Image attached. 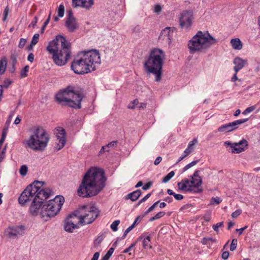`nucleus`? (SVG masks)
Segmentation results:
<instances>
[{"instance_id": "393cba45", "label": "nucleus", "mask_w": 260, "mask_h": 260, "mask_svg": "<svg viewBox=\"0 0 260 260\" xmlns=\"http://www.w3.org/2000/svg\"><path fill=\"white\" fill-rule=\"evenodd\" d=\"M142 194V191L140 189H137L131 193H128L126 197V199H129L132 201H136Z\"/></svg>"}, {"instance_id": "dca6fc26", "label": "nucleus", "mask_w": 260, "mask_h": 260, "mask_svg": "<svg viewBox=\"0 0 260 260\" xmlns=\"http://www.w3.org/2000/svg\"><path fill=\"white\" fill-rule=\"evenodd\" d=\"M24 230L23 226L9 227L6 230L5 233L8 238H14L19 235H22L24 233Z\"/></svg>"}, {"instance_id": "49530a36", "label": "nucleus", "mask_w": 260, "mask_h": 260, "mask_svg": "<svg viewBox=\"0 0 260 260\" xmlns=\"http://www.w3.org/2000/svg\"><path fill=\"white\" fill-rule=\"evenodd\" d=\"M242 213V210L240 209H238L232 213V216L233 218H235L237 217L239 215H240Z\"/></svg>"}, {"instance_id": "a18cd8bd", "label": "nucleus", "mask_w": 260, "mask_h": 260, "mask_svg": "<svg viewBox=\"0 0 260 260\" xmlns=\"http://www.w3.org/2000/svg\"><path fill=\"white\" fill-rule=\"evenodd\" d=\"M144 216V215L142 216H137L136 218L135 221H134L132 225H134V227L135 228V226H136V224H137L140 222V221H141L142 219L143 218V217Z\"/></svg>"}, {"instance_id": "aec40b11", "label": "nucleus", "mask_w": 260, "mask_h": 260, "mask_svg": "<svg viewBox=\"0 0 260 260\" xmlns=\"http://www.w3.org/2000/svg\"><path fill=\"white\" fill-rule=\"evenodd\" d=\"M177 186L179 190L186 191L192 190V186L191 185V181L187 179H184L181 182H178Z\"/></svg>"}, {"instance_id": "f03ea898", "label": "nucleus", "mask_w": 260, "mask_h": 260, "mask_svg": "<svg viewBox=\"0 0 260 260\" xmlns=\"http://www.w3.org/2000/svg\"><path fill=\"white\" fill-rule=\"evenodd\" d=\"M101 63L99 52L91 50L78 54L73 60L71 69L77 74H84L95 70Z\"/></svg>"}, {"instance_id": "1a4fd4ad", "label": "nucleus", "mask_w": 260, "mask_h": 260, "mask_svg": "<svg viewBox=\"0 0 260 260\" xmlns=\"http://www.w3.org/2000/svg\"><path fill=\"white\" fill-rule=\"evenodd\" d=\"M64 202L63 196H56L53 199L43 204L40 212L42 218L47 220V218L54 217L60 211Z\"/></svg>"}, {"instance_id": "2eb2a0df", "label": "nucleus", "mask_w": 260, "mask_h": 260, "mask_svg": "<svg viewBox=\"0 0 260 260\" xmlns=\"http://www.w3.org/2000/svg\"><path fill=\"white\" fill-rule=\"evenodd\" d=\"M45 200H35L32 201L29 208V213L33 216H36L40 214L41 210L43 206V203Z\"/></svg>"}, {"instance_id": "680f3d73", "label": "nucleus", "mask_w": 260, "mask_h": 260, "mask_svg": "<svg viewBox=\"0 0 260 260\" xmlns=\"http://www.w3.org/2000/svg\"><path fill=\"white\" fill-rule=\"evenodd\" d=\"M135 245V243H132L131 245L126 249H125L123 251L124 253H127L131 250L132 248Z\"/></svg>"}, {"instance_id": "e2e57ef3", "label": "nucleus", "mask_w": 260, "mask_h": 260, "mask_svg": "<svg viewBox=\"0 0 260 260\" xmlns=\"http://www.w3.org/2000/svg\"><path fill=\"white\" fill-rule=\"evenodd\" d=\"M161 160H162L161 157H160V156L157 157L156 158L155 160H154V164L156 166L158 165L160 162Z\"/></svg>"}, {"instance_id": "de8ad7c7", "label": "nucleus", "mask_w": 260, "mask_h": 260, "mask_svg": "<svg viewBox=\"0 0 260 260\" xmlns=\"http://www.w3.org/2000/svg\"><path fill=\"white\" fill-rule=\"evenodd\" d=\"M26 42V40L23 38H21L19 43L18 47L20 48H22Z\"/></svg>"}, {"instance_id": "4be33fe9", "label": "nucleus", "mask_w": 260, "mask_h": 260, "mask_svg": "<svg viewBox=\"0 0 260 260\" xmlns=\"http://www.w3.org/2000/svg\"><path fill=\"white\" fill-rule=\"evenodd\" d=\"M247 62L246 60L242 59L240 57H236L233 61V63L235 64L234 67V70L236 73H238L239 71L241 70L245 65Z\"/></svg>"}, {"instance_id": "3c124183", "label": "nucleus", "mask_w": 260, "mask_h": 260, "mask_svg": "<svg viewBox=\"0 0 260 260\" xmlns=\"http://www.w3.org/2000/svg\"><path fill=\"white\" fill-rule=\"evenodd\" d=\"M69 19H76L74 15H73V13L72 12V11L71 10V11H69L68 12V15H67V17L66 18V20H69Z\"/></svg>"}, {"instance_id": "72a5a7b5", "label": "nucleus", "mask_w": 260, "mask_h": 260, "mask_svg": "<svg viewBox=\"0 0 260 260\" xmlns=\"http://www.w3.org/2000/svg\"><path fill=\"white\" fill-rule=\"evenodd\" d=\"M29 66H25L21 71L20 72V77L23 78L26 77L27 76V72H28Z\"/></svg>"}, {"instance_id": "e433bc0d", "label": "nucleus", "mask_w": 260, "mask_h": 260, "mask_svg": "<svg viewBox=\"0 0 260 260\" xmlns=\"http://www.w3.org/2000/svg\"><path fill=\"white\" fill-rule=\"evenodd\" d=\"M159 203V201H157L155 202L151 207H150L148 210L144 213V215L148 214L149 212L152 211L155 207L157 206L158 204Z\"/></svg>"}, {"instance_id": "603ef678", "label": "nucleus", "mask_w": 260, "mask_h": 260, "mask_svg": "<svg viewBox=\"0 0 260 260\" xmlns=\"http://www.w3.org/2000/svg\"><path fill=\"white\" fill-rule=\"evenodd\" d=\"M152 185V183L151 182H149L145 184L143 187L142 189L144 190H146L148 189Z\"/></svg>"}, {"instance_id": "4d7b16f0", "label": "nucleus", "mask_w": 260, "mask_h": 260, "mask_svg": "<svg viewBox=\"0 0 260 260\" xmlns=\"http://www.w3.org/2000/svg\"><path fill=\"white\" fill-rule=\"evenodd\" d=\"M229 256V252L228 251H224L221 255L222 258L223 259H226Z\"/></svg>"}, {"instance_id": "58836bf2", "label": "nucleus", "mask_w": 260, "mask_h": 260, "mask_svg": "<svg viewBox=\"0 0 260 260\" xmlns=\"http://www.w3.org/2000/svg\"><path fill=\"white\" fill-rule=\"evenodd\" d=\"M8 126H7L3 128V131H2V135L1 142H2L3 141H5L6 136H7V133H8Z\"/></svg>"}, {"instance_id": "7c9ffc66", "label": "nucleus", "mask_w": 260, "mask_h": 260, "mask_svg": "<svg viewBox=\"0 0 260 260\" xmlns=\"http://www.w3.org/2000/svg\"><path fill=\"white\" fill-rule=\"evenodd\" d=\"M222 202V200L220 198L216 197H212L210 202V205H214L215 204L218 205Z\"/></svg>"}, {"instance_id": "338daca9", "label": "nucleus", "mask_w": 260, "mask_h": 260, "mask_svg": "<svg viewBox=\"0 0 260 260\" xmlns=\"http://www.w3.org/2000/svg\"><path fill=\"white\" fill-rule=\"evenodd\" d=\"M255 108H256L255 106H250V107L246 108V110H247L248 113H250V112H252L253 111H254L255 109Z\"/></svg>"}, {"instance_id": "69168bd1", "label": "nucleus", "mask_w": 260, "mask_h": 260, "mask_svg": "<svg viewBox=\"0 0 260 260\" xmlns=\"http://www.w3.org/2000/svg\"><path fill=\"white\" fill-rule=\"evenodd\" d=\"M99 256H100V253L99 252H95L91 260H98Z\"/></svg>"}, {"instance_id": "79ce46f5", "label": "nucleus", "mask_w": 260, "mask_h": 260, "mask_svg": "<svg viewBox=\"0 0 260 260\" xmlns=\"http://www.w3.org/2000/svg\"><path fill=\"white\" fill-rule=\"evenodd\" d=\"M223 225V222H218L216 224L213 225L212 228L213 229V230L215 232H218V228L219 227L222 226Z\"/></svg>"}, {"instance_id": "5701e85b", "label": "nucleus", "mask_w": 260, "mask_h": 260, "mask_svg": "<svg viewBox=\"0 0 260 260\" xmlns=\"http://www.w3.org/2000/svg\"><path fill=\"white\" fill-rule=\"evenodd\" d=\"M171 29L170 27H166L160 32L159 36V40L165 41L168 44L171 43V36H170Z\"/></svg>"}, {"instance_id": "6ab92c4d", "label": "nucleus", "mask_w": 260, "mask_h": 260, "mask_svg": "<svg viewBox=\"0 0 260 260\" xmlns=\"http://www.w3.org/2000/svg\"><path fill=\"white\" fill-rule=\"evenodd\" d=\"M94 0H72L73 7L76 8L81 7L88 9L94 4Z\"/></svg>"}, {"instance_id": "f704fd0d", "label": "nucleus", "mask_w": 260, "mask_h": 260, "mask_svg": "<svg viewBox=\"0 0 260 260\" xmlns=\"http://www.w3.org/2000/svg\"><path fill=\"white\" fill-rule=\"evenodd\" d=\"M216 241L215 239L211 237H204L202 240V243L203 245H207L209 242H214Z\"/></svg>"}, {"instance_id": "6e6552de", "label": "nucleus", "mask_w": 260, "mask_h": 260, "mask_svg": "<svg viewBox=\"0 0 260 260\" xmlns=\"http://www.w3.org/2000/svg\"><path fill=\"white\" fill-rule=\"evenodd\" d=\"M49 137L46 131L41 126L31 129L29 139L25 141L27 147L35 151H43L47 146Z\"/></svg>"}, {"instance_id": "c756f323", "label": "nucleus", "mask_w": 260, "mask_h": 260, "mask_svg": "<svg viewBox=\"0 0 260 260\" xmlns=\"http://www.w3.org/2000/svg\"><path fill=\"white\" fill-rule=\"evenodd\" d=\"M175 173L174 171H171L169 173H168L166 176H165L162 180V182L164 183H167L169 182L170 179L174 176Z\"/></svg>"}, {"instance_id": "13d9d810", "label": "nucleus", "mask_w": 260, "mask_h": 260, "mask_svg": "<svg viewBox=\"0 0 260 260\" xmlns=\"http://www.w3.org/2000/svg\"><path fill=\"white\" fill-rule=\"evenodd\" d=\"M142 30V28L141 27H140L139 25H137L136 26H135L133 29V32H136V33H138L139 32H140Z\"/></svg>"}, {"instance_id": "5fc2aeb1", "label": "nucleus", "mask_w": 260, "mask_h": 260, "mask_svg": "<svg viewBox=\"0 0 260 260\" xmlns=\"http://www.w3.org/2000/svg\"><path fill=\"white\" fill-rule=\"evenodd\" d=\"M166 213L164 211H160L158 212L155 215V217L156 219H158L162 217H163L165 215Z\"/></svg>"}, {"instance_id": "864d4df0", "label": "nucleus", "mask_w": 260, "mask_h": 260, "mask_svg": "<svg viewBox=\"0 0 260 260\" xmlns=\"http://www.w3.org/2000/svg\"><path fill=\"white\" fill-rule=\"evenodd\" d=\"M247 228H248V225H245L244 227L241 228L240 229H237L236 230V232H239V235H242V234L243 232V231L244 230H245L246 229H247Z\"/></svg>"}, {"instance_id": "9b49d317", "label": "nucleus", "mask_w": 260, "mask_h": 260, "mask_svg": "<svg viewBox=\"0 0 260 260\" xmlns=\"http://www.w3.org/2000/svg\"><path fill=\"white\" fill-rule=\"evenodd\" d=\"M193 11L191 10L183 11L180 15L179 25L181 28L186 29L191 27L193 20Z\"/></svg>"}, {"instance_id": "423d86ee", "label": "nucleus", "mask_w": 260, "mask_h": 260, "mask_svg": "<svg viewBox=\"0 0 260 260\" xmlns=\"http://www.w3.org/2000/svg\"><path fill=\"white\" fill-rule=\"evenodd\" d=\"M216 43V40L208 31L203 32L202 31H198L196 35L189 41L188 47L189 52L193 54L206 50Z\"/></svg>"}, {"instance_id": "c85d7f7f", "label": "nucleus", "mask_w": 260, "mask_h": 260, "mask_svg": "<svg viewBox=\"0 0 260 260\" xmlns=\"http://www.w3.org/2000/svg\"><path fill=\"white\" fill-rule=\"evenodd\" d=\"M7 64L6 58L4 57L0 60V75H3L5 73Z\"/></svg>"}, {"instance_id": "7ed1b4c3", "label": "nucleus", "mask_w": 260, "mask_h": 260, "mask_svg": "<svg viewBox=\"0 0 260 260\" xmlns=\"http://www.w3.org/2000/svg\"><path fill=\"white\" fill-rule=\"evenodd\" d=\"M47 50L52 55L54 62L60 67L67 63L71 54L70 43L61 35L49 42Z\"/></svg>"}, {"instance_id": "9d476101", "label": "nucleus", "mask_w": 260, "mask_h": 260, "mask_svg": "<svg viewBox=\"0 0 260 260\" xmlns=\"http://www.w3.org/2000/svg\"><path fill=\"white\" fill-rule=\"evenodd\" d=\"M78 222L82 225L92 223L99 216V211L93 206H84L80 209Z\"/></svg>"}, {"instance_id": "bf43d9fd", "label": "nucleus", "mask_w": 260, "mask_h": 260, "mask_svg": "<svg viewBox=\"0 0 260 260\" xmlns=\"http://www.w3.org/2000/svg\"><path fill=\"white\" fill-rule=\"evenodd\" d=\"M38 18L37 17H35L34 20L31 21L30 24L29 25V27H30V26H31L32 27H34L36 26Z\"/></svg>"}, {"instance_id": "0eeeda50", "label": "nucleus", "mask_w": 260, "mask_h": 260, "mask_svg": "<svg viewBox=\"0 0 260 260\" xmlns=\"http://www.w3.org/2000/svg\"><path fill=\"white\" fill-rule=\"evenodd\" d=\"M83 99L81 92L76 90L75 87L68 86L63 91L58 92L55 96L57 103L62 105H68L69 107L80 109L81 102Z\"/></svg>"}, {"instance_id": "0e129e2a", "label": "nucleus", "mask_w": 260, "mask_h": 260, "mask_svg": "<svg viewBox=\"0 0 260 260\" xmlns=\"http://www.w3.org/2000/svg\"><path fill=\"white\" fill-rule=\"evenodd\" d=\"M150 193L147 194L143 198L140 200V202H144L150 197Z\"/></svg>"}, {"instance_id": "cd10ccee", "label": "nucleus", "mask_w": 260, "mask_h": 260, "mask_svg": "<svg viewBox=\"0 0 260 260\" xmlns=\"http://www.w3.org/2000/svg\"><path fill=\"white\" fill-rule=\"evenodd\" d=\"M231 44L235 50H241L242 48V43L239 38L232 39L231 40Z\"/></svg>"}, {"instance_id": "a211bd4d", "label": "nucleus", "mask_w": 260, "mask_h": 260, "mask_svg": "<svg viewBox=\"0 0 260 260\" xmlns=\"http://www.w3.org/2000/svg\"><path fill=\"white\" fill-rule=\"evenodd\" d=\"M56 137L58 143L55 148L57 150H59L64 147L66 142L65 130L63 128L58 130V133H56Z\"/></svg>"}, {"instance_id": "39448f33", "label": "nucleus", "mask_w": 260, "mask_h": 260, "mask_svg": "<svg viewBox=\"0 0 260 260\" xmlns=\"http://www.w3.org/2000/svg\"><path fill=\"white\" fill-rule=\"evenodd\" d=\"M165 56L162 50L155 48L151 51L149 57L144 63V68L147 72L155 75V80L156 82L159 81L161 79Z\"/></svg>"}, {"instance_id": "412c9836", "label": "nucleus", "mask_w": 260, "mask_h": 260, "mask_svg": "<svg viewBox=\"0 0 260 260\" xmlns=\"http://www.w3.org/2000/svg\"><path fill=\"white\" fill-rule=\"evenodd\" d=\"M65 26L70 32H74L79 28V24L76 19L66 20Z\"/></svg>"}, {"instance_id": "a878e982", "label": "nucleus", "mask_w": 260, "mask_h": 260, "mask_svg": "<svg viewBox=\"0 0 260 260\" xmlns=\"http://www.w3.org/2000/svg\"><path fill=\"white\" fill-rule=\"evenodd\" d=\"M197 143L198 140L196 138H194L192 141H190L188 144L187 148L184 151V153L187 156L191 153L194 150V145Z\"/></svg>"}, {"instance_id": "2f4dec72", "label": "nucleus", "mask_w": 260, "mask_h": 260, "mask_svg": "<svg viewBox=\"0 0 260 260\" xmlns=\"http://www.w3.org/2000/svg\"><path fill=\"white\" fill-rule=\"evenodd\" d=\"M114 248L111 247L107 253L103 257L102 260H109L113 253L114 252Z\"/></svg>"}, {"instance_id": "ea45409f", "label": "nucleus", "mask_w": 260, "mask_h": 260, "mask_svg": "<svg viewBox=\"0 0 260 260\" xmlns=\"http://www.w3.org/2000/svg\"><path fill=\"white\" fill-rule=\"evenodd\" d=\"M39 37H40V35H39V34H35L34 35V36H33V37L32 38V40L31 41V45H35L36 44H37V43L39 41Z\"/></svg>"}, {"instance_id": "f8f14e48", "label": "nucleus", "mask_w": 260, "mask_h": 260, "mask_svg": "<svg viewBox=\"0 0 260 260\" xmlns=\"http://www.w3.org/2000/svg\"><path fill=\"white\" fill-rule=\"evenodd\" d=\"M78 221L77 214L73 213L69 215L64 220V229L69 233L73 232L74 229L78 228L79 225L81 224L79 223Z\"/></svg>"}, {"instance_id": "37998d69", "label": "nucleus", "mask_w": 260, "mask_h": 260, "mask_svg": "<svg viewBox=\"0 0 260 260\" xmlns=\"http://www.w3.org/2000/svg\"><path fill=\"white\" fill-rule=\"evenodd\" d=\"M134 228V225H131L129 226L128 228L126 229V230L124 231L123 235L122 236V239H124L127 235V234L133 229Z\"/></svg>"}, {"instance_id": "f257e3e1", "label": "nucleus", "mask_w": 260, "mask_h": 260, "mask_svg": "<svg viewBox=\"0 0 260 260\" xmlns=\"http://www.w3.org/2000/svg\"><path fill=\"white\" fill-rule=\"evenodd\" d=\"M106 180L103 169L90 168L84 176L77 190L78 196L89 198L97 195L105 187Z\"/></svg>"}, {"instance_id": "ddd939ff", "label": "nucleus", "mask_w": 260, "mask_h": 260, "mask_svg": "<svg viewBox=\"0 0 260 260\" xmlns=\"http://www.w3.org/2000/svg\"><path fill=\"white\" fill-rule=\"evenodd\" d=\"M224 145L226 147H230L232 149V153H239L245 150V148L248 146V143L245 139H243L239 143H232L229 141H225Z\"/></svg>"}, {"instance_id": "8fccbe9b", "label": "nucleus", "mask_w": 260, "mask_h": 260, "mask_svg": "<svg viewBox=\"0 0 260 260\" xmlns=\"http://www.w3.org/2000/svg\"><path fill=\"white\" fill-rule=\"evenodd\" d=\"M161 11V7L159 5H156L154 7V12L158 14Z\"/></svg>"}, {"instance_id": "4c0bfd02", "label": "nucleus", "mask_w": 260, "mask_h": 260, "mask_svg": "<svg viewBox=\"0 0 260 260\" xmlns=\"http://www.w3.org/2000/svg\"><path fill=\"white\" fill-rule=\"evenodd\" d=\"M119 223H120V221L118 220H115L114 221H113L110 225L111 229L113 231H115V232L117 231V229H118L117 226Z\"/></svg>"}, {"instance_id": "473e14b6", "label": "nucleus", "mask_w": 260, "mask_h": 260, "mask_svg": "<svg viewBox=\"0 0 260 260\" xmlns=\"http://www.w3.org/2000/svg\"><path fill=\"white\" fill-rule=\"evenodd\" d=\"M64 13V7L63 4H60L57 10V15L59 17H62Z\"/></svg>"}, {"instance_id": "6e6d98bb", "label": "nucleus", "mask_w": 260, "mask_h": 260, "mask_svg": "<svg viewBox=\"0 0 260 260\" xmlns=\"http://www.w3.org/2000/svg\"><path fill=\"white\" fill-rule=\"evenodd\" d=\"M173 196L175 198V199L177 201H180V200H182L184 198L183 196H182V194H176L175 193H174Z\"/></svg>"}, {"instance_id": "09e8293b", "label": "nucleus", "mask_w": 260, "mask_h": 260, "mask_svg": "<svg viewBox=\"0 0 260 260\" xmlns=\"http://www.w3.org/2000/svg\"><path fill=\"white\" fill-rule=\"evenodd\" d=\"M103 239L102 237H98L94 242V247L99 246L101 243L102 242Z\"/></svg>"}, {"instance_id": "4468645a", "label": "nucleus", "mask_w": 260, "mask_h": 260, "mask_svg": "<svg viewBox=\"0 0 260 260\" xmlns=\"http://www.w3.org/2000/svg\"><path fill=\"white\" fill-rule=\"evenodd\" d=\"M248 118L239 119L232 122H229L228 123L223 124L218 127V131L219 132L224 133L232 132L238 128V126L240 124L246 122L248 121Z\"/></svg>"}, {"instance_id": "a19ab883", "label": "nucleus", "mask_w": 260, "mask_h": 260, "mask_svg": "<svg viewBox=\"0 0 260 260\" xmlns=\"http://www.w3.org/2000/svg\"><path fill=\"white\" fill-rule=\"evenodd\" d=\"M238 241L236 239H234L232 241V243L230 246V250L234 251L236 249Z\"/></svg>"}, {"instance_id": "b1692460", "label": "nucleus", "mask_w": 260, "mask_h": 260, "mask_svg": "<svg viewBox=\"0 0 260 260\" xmlns=\"http://www.w3.org/2000/svg\"><path fill=\"white\" fill-rule=\"evenodd\" d=\"M151 237L150 235H147L145 237L143 235H142L139 237L138 240L143 239L142 245L144 249H148L151 248Z\"/></svg>"}, {"instance_id": "052dcab7", "label": "nucleus", "mask_w": 260, "mask_h": 260, "mask_svg": "<svg viewBox=\"0 0 260 260\" xmlns=\"http://www.w3.org/2000/svg\"><path fill=\"white\" fill-rule=\"evenodd\" d=\"M27 60L30 62H32L34 60V55L32 53H30L29 54L27 57Z\"/></svg>"}, {"instance_id": "c9c22d12", "label": "nucleus", "mask_w": 260, "mask_h": 260, "mask_svg": "<svg viewBox=\"0 0 260 260\" xmlns=\"http://www.w3.org/2000/svg\"><path fill=\"white\" fill-rule=\"evenodd\" d=\"M28 168L26 165H22L19 170V173L22 176H25L27 172Z\"/></svg>"}, {"instance_id": "bb28decb", "label": "nucleus", "mask_w": 260, "mask_h": 260, "mask_svg": "<svg viewBox=\"0 0 260 260\" xmlns=\"http://www.w3.org/2000/svg\"><path fill=\"white\" fill-rule=\"evenodd\" d=\"M118 142L117 141H113L109 143L107 145L103 146L101 149L99 153L102 154L105 152H109V148H113L117 145Z\"/></svg>"}, {"instance_id": "20e7f679", "label": "nucleus", "mask_w": 260, "mask_h": 260, "mask_svg": "<svg viewBox=\"0 0 260 260\" xmlns=\"http://www.w3.org/2000/svg\"><path fill=\"white\" fill-rule=\"evenodd\" d=\"M45 183L43 181H35L27 186L21 193L18 202L23 206L26 203L35 200H46L51 196L52 190L49 188H43Z\"/></svg>"}, {"instance_id": "f3484780", "label": "nucleus", "mask_w": 260, "mask_h": 260, "mask_svg": "<svg viewBox=\"0 0 260 260\" xmlns=\"http://www.w3.org/2000/svg\"><path fill=\"white\" fill-rule=\"evenodd\" d=\"M200 171H196L192 176H190L191 179V185L192 187L197 188V190L194 191L196 192H201L202 191V189H199V187L202 184V178L199 176Z\"/></svg>"}, {"instance_id": "774afa93", "label": "nucleus", "mask_w": 260, "mask_h": 260, "mask_svg": "<svg viewBox=\"0 0 260 260\" xmlns=\"http://www.w3.org/2000/svg\"><path fill=\"white\" fill-rule=\"evenodd\" d=\"M164 201L168 203H170L173 201V199L171 197H167L164 199Z\"/></svg>"}, {"instance_id": "c03bdc74", "label": "nucleus", "mask_w": 260, "mask_h": 260, "mask_svg": "<svg viewBox=\"0 0 260 260\" xmlns=\"http://www.w3.org/2000/svg\"><path fill=\"white\" fill-rule=\"evenodd\" d=\"M12 82L8 79H5L4 81V84L2 85L3 86V88L4 87H5L6 88H8L9 85L12 84Z\"/></svg>"}]
</instances>
